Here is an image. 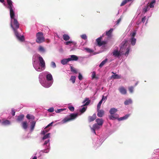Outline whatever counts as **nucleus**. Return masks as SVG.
<instances>
[{
  "label": "nucleus",
  "instance_id": "nucleus-1",
  "mask_svg": "<svg viewBox=\"0 0 159 159\" xmlns=\"http://www.w3.org/2000/svg\"><path fill=\"white\" fill-rule=\"evenodd\" d=\"M8 4L7 8L10 10V14L11 18L10 25L13 30L14 32L17 31V29L19 27L20 24L17 20L15 18V14L13 8V2L11 0H6Z\"/></svg>",
  "mask_w": 159,
  "mask_h": 159
},
{
  "label": "nucleus",
  "instance_id": "nucleus-2",
  "mask_svg": "<svg viewBox=\"0 0 159 159\" xmlns=\"http://www.w3.org/2000/svg\"><path fill=\"white\" fill-rule=\"evenodd\" d=\"M128 43V41L127 40H125L124 41L122 42L121 43V46L120 49V52H121V54H123V53H122L125 51H126V52L125 53V55L126 56H128L130 50L129 46L128 47H127Z\"/></svg>",
  "mask_w": 159,
  "mask_h": 159
},
{
  "label": "nucleus",
  "instance_id": "nucleus-3",
  "mask_svg": "<svg viewBox=\"0 0 159 159\" xmlns=\"http://www.w3.org/2000/svg\"><path fill=\"white\" fill-rule=\"evenodd\" d=\"M78 115V113H71L69 115V116L65 117L62 120V122L63 123H65L74 120L76 118Z\"/></svg>",
  "mask_w": 159,
  "mask_h": 159
},
{
  "label": "nucleus",
  "instance_id": "nucleus-4",
  "mask_svg": "<svg viewBox=\"0 0 159 159\" xmlns=\"http://www.w3.org/2000/svg\"><path fill=\"white\" fill-rule=\"evenodd\" d=\"M36 41L38 43H41L45 41L44 38L43 33L41 32H39L36 34Z\"/></svg>",
  "mask_w": 159,
  "mask_h": 159
},
{
  "label": "nucleus",
  "instance_id": "nucleus-5",
  "mask_svg": "<svg viewBox=\"0 0 159 159\" xmlns=\"http://www.w3.org/2000/svg\"><path fill=\"white\" fill-rule=\"evenodd\" d=\"M102 39V37H100L96 40L97 45L99 47L105 45L107 43V42L105 41H101Z\"/></svg>",
  "mask_w": 159,
  "mask_h": 159
},
{
  "label": "nucleus",
  "instance_id": "nucleus-6",
  "mask_svg": "<svg viewBox=\"0 0 159 159\" xmlns=\"http://www.w3.org/2000/svg\"><path fill=\"white\" fill-rule=\"evenodd\" d=\"M38 59L40 62V65L42 68L44 69L45 68V63L42 57L39 56L38 57Z\"/></svg>",
  "mask_w": 159,
  "mask_h": 159
},
{
  "label": "nucleus",
  "instance_id": "nucleus-7",
  "mask_svg": "<svg viewBox=\"0 0 159 159\" xmlns=\"http://www.w3.org/2000/svg\"><path fill=\"white\" fill-rule=\"evenodd\" d=\"M14 33L16 38L19 41L21 42H23L24 41L25 38L24 36L22 35L21 36H20L17 31L15 32Z\"/></svg>",
  "mask_w": 159,
  "mask_h": 159
},
{
  "label": "nucleus",
  "instance_id": "nucleus-8",
  "mask_svg": "<svg viewBox=\"0 0 159 159\" xmlns=\"http://www.w3.org/2000/svg\"><path fill=\"white\" fill-rule=\"evenodd\" d=\"M120 92L122 94L125 95L127 93V90L124 87H121L119 89Z\"/></svg>",
  "mask_w": 159,
  "mask_h": 159
},
{
  "label": "nucleus",
  "instance_id": "nucleus-9",
  "mask_svg": "<svg viewBox=\"0 0 159 159\" xmlns=\"http://www.w3.org/2000/svg\"><path fill=\"white\" fill-rule=\"evenodd\" d=\"M97 116L100 117H102L104 114V111L102 110L97 109Z\"/></svg>",
  "mask_w": 159,
  "mask_h": 159
},
{
  "label": "nucleus",
  "instance_id": "nucleus-10",
  "mask_svg": "<svg viewBox=\"0 0 159 159\" xmlns=\"http://www.w3.org/2000/svg\"><path fill=\"white\" fill-rule=\"evenodd\" d=\"M96 118V115L95 114H94L92 116L88 117V120L89 122H91L94 121Z\"/></svg>",
  "mask_w": 159,
  "mask_h": 159
},
{
  "label": "nucleus",
  "instance_id": "nucleus-11",
  "mask_svg": "<svg viewBox=\"0 0 159 159\" xmlns=\"http://www.w3.org/2000/svg\"><path fill=\"white\" fill-rule=\"evenodd\" d=\"M96 121L97 122V124L99 125L100 126H102L103 123V120L101 118H98L96 120Z\"/></svg>",
  "mask_w": 159,
  "mask_h": 159
},
{
  "label": "nucleus",
  "instance_id": "nucleus-12",
  "mask_svg": "<svg viewBox=\"0 0 159 159\" xmlns=\"http://www.w3.org/2000/svg\"><path fill=\"white\" fill-rule=\"evenodd\" d=\"M109 118L110 120H115L118 118L119 115L117 114H114L113 115H111V116H109Z\"/></svg>",
  "mask_w": 159,
  "mask_h": 159
},
{
  "label": "nucleus",
  "instance_id": "nucleus-13",
  "mask_svg": "<svg viewBox=\"0 0 159 159\" xmlns=\"http://www.w3.org/2000/svg\"><path fill=\"white\" fill-rule=\"evenodd\" d=\"M86 102H87L84 105H83L82 106H84L88 105L90 103V100H89V98H86L82 102V103H84Z\"/></svg>",
  "mask_w": 159,
  "mask_h": 159
},
{
  "label": "nucleus",
  "instance_id": "nucleus-14",
  "mask_svg": "<svg viewBox=\"0 0 159 159\" xmlns=\"http://www.w3.org/2000/svg\"><path fill=\"white\" fill-rule=\"evenodd\" d=\"M70 59V61H77L78 59V57L77 56L75 55H71L70 56V57L69 58Z\"/></svg>",
  "mask_w": 159,
  "mask_h": 159
},
{
  "label": "nucleus",
  "instance_id": "nucleus-15",
  "mask_svg": "<svg viewBox=\"0 0 159 159\" xmlns=\"http://www.w3.org/2000/svg\"><path fill=\"white\" fill-rule=\"evenodd\" d=\"M121 52H118L117 50H115L113 52V55L115 57H118L120 55V53Z\"/></svg>",
  "mask_w": 159,
  "mask_h": 159
},
{
  "label": "nucleus",
  "instance_id": "nucleus-16",
  "mask_svg": "<svg viewBox=\"0 0 159 159\" xmlns=\"http://www.w3.org/2000/svg\"><path fill=\"white\" fill-rule=\"evenodd\" d=\"M28 123L27 121H24L22 123V126L25 129H26L28 127Z\"/></svg>",
  "mask_w": 159,
  "mask_h": 159
},
{
  "label": "nucleus",
  "instance_id": "nucleus-17",
  "mask_svg": "<svg viewBox=\"0 0 159 159\" xmlns=\"http://www.w3.org/2000/svg\"><path fill=\"white\" fill-rule=\"evenodd\" d=\"M69 61H70V59L69 58L64 59L61 61V63L62 64L64 65L66 64Z\"/></svg>",
  "mask_w": 159,
  "mask_h": 159
},
{
  "label": "nucleus",
  "instance_id": "nucleus-18",
  "mask_svg": "<svg viewBox=\"0 0 159 159\" xmlns=\"http://www.w3.org/2000/svg\"><path fill=\"white\" fill-rule=\"evenodd\" d=\"M36 122L35 121H33L31 122V125H30V129L31 131H33Z\"/></svg>",
  "mask_w": 159,
  "mask_h": 159
},
{
  "label": "nucleus",
  "instance_id": "nucleus-19",
  "mask_svg": "<svg viewBox=\"0 0 159 159\" xmlns=\"http://www.w3.org/2000/svg\"><path fill=\"white\" fill-rule=\"evenodd\" d=\"M117 111V110L115 108H112L109 111V112L111 115L115 114Z\"/></svg>",
  "mask_w": 159,
  "mask_h": 159
},
{
  "label": "nucleus",
  "instance_id": "nucleus-20",
  "mask_svg": "<svg viewBox=\"0 0 159 159\" xmlns=\"http://www.w3.org/2000/svg\"><path fill=\"white\" fill-rule=\"evenodd\" d=\"M155 3L156 1L155 0H154L151 2L149 5H147L148 6V7H149L150 8H152L154 7Z\"/></svg>",
  "mask_w": 159,
  "mask_h": 159
},
{
  "label": "nucleus",
  "instance_id": "nucleus-21",
  "mask_svg": "<svg viewBox=\"0 0 159 159\" xmlns=\"http://www.w3.org/2000/svg\"><path fill=\"white\" fill-rule=\"evenodd\" d=\"M136 39L134 37L131 38L130 39V42L132 45L134 46L136 43Z\"/></svg>",
  "mask_w": 159,
  "mask_h": 159
},
{
  "label": "nucleus",
  "instance_id": "nucleus-22",
  "mask_svg": "<svg viewBox=\"0 0 159 159\" xmlns=\"http://www.w3.org/2000/svg\"><path fill=\"white\" fill-rule=\"evenodd\" d=\"M24 117V116L23 115H21L17 116L16 120L18 121H21L23 120Z\"/></svg>",
  "mask_w": 159,
  "mask_h": 159
},
{
  "label": "nucleus",
  "instance_id": "nucleus-23",
  "mask_svg": "<svg viewBox=\"0 0 159 159\" xmlns=\"http://www.w3.org/2000/svg\"><path fill=\"white\" fill-rule=\"evenodd\" d=\"M46 78L47 80L48 81H51L52 79V76L51 74L47 75L46 76Z\"/></svg>",
  "mask_w": 159,
  "mask_h": 159
},
{
  "label": "nucleus",
  "instance_id": "nucleus-24",
  "mask_svg": "<svg viewBox=\"0 0 159 159\" xmlns=\"http://www.w3.org/2000/svg\"><path fill=\"white\" fill-rule=\"evenodd\" d=\"M63 39L65 41H67L70 39L69 36L66 34H64L63 35Z\"/></svg>",
  "mask_w": 159,
  "mask_h": 159
},
{
  "label": "nucleus",
  "instance_id": "nucleus-25",
  "mask_svg": "<svg viewBox=\"0 0 159 159\" xmlns=\"http://www.w3.org/2000/svg\"><path fill=\"white\" fill-rule=\"evenodd\" d=\"M52 85L51 83L48 82H46L45 83L43 84L42 85L45 88H48L49 87Z\"/></svg>",
  "mask_w": 159,
  "mask_h": 159
},
{
  "label": "nucleus",
  "instance_id": "nucleus-26",
  "mask_svg": "<svg viewBox=\"0 0 159 159\" xmlns=\"http://www.w3.org/2000/svg\"><path fill=\"white\" fill-rule=\"evenodd\" d=\"M113 31V29H111L110 30H109L108 31L106 32V35L109 37H110L111 35V34L112 33V32Z\"/></svg>",
  "mask_w": 159,
  "mask_h": 159
},
{
  "label": "nucleus",
  "instance_id": "nucleus-27",
  "mask_svg": "<svg viewBox=\"0 0 159 159\" xmlns=\"http://www.w3.org/2000/svg\"><path fill=\"white\" fill-rule=\"evenodd\" d=\"M65 44L66 45L71 46V43H72L74 45H75L76 44V42L72 41H69L65 42Z\"/></svg>",
  "mask_w": 159,
  "mask_h": 159
},
{
  "label": "nucleus",
  "instance_id": "nucleus-28",
  "mask_svg": "<svg viewBox=\"0 0 159 159\" xmlns=\"http://www.w3.org/2000/svg\"><path fill=\"white\" fill-rule=\"evenodd\" d=\"M132 103V100L131 99H129L125 101L124 102V104L126 105H127L131 104Z\"/></svg>",
  "mask_w": 159,
  "mask_h": 159
},
{
  "label": "nucleus",
  "instance_id": "nucleus-29",
  "mask_svg": "<svg viewBox=\"0 0 159 159\" xmlns=\"http://www.w3.org/2000/svg\"><path fill=\"white\" fill-rule=\"evenodd\" d=\"M107 59H106L105 60H103L101 62V63L100 64L99 66L100 67H102L107 61Z\"/></svg>",
  "mask_w": 159,
  "mask_h": 159
},
{
  "label": "nucleus",
  "instance_id": "nucleus-30",
  "mask_svg": "<svg viewBox=\"0 0 159 159\" xmlns=\"http://www.w3.org/2000/svg\"><path fill=\"white\" fill-rule=\"evenodd\" d=\"M111 77L114 79H119L121 78L120 76L117 74H115L111 76Z\"/></svg>",
  "mask_w": 159,
  "mask_h": 159
},
{
  "label": "nucleus",
  "instance_id": "nucleus-31",
  "mask_svg": "<svg viewBox=\"0 0 159 159\" xmlns=\"http://www.w3.org/2000/svg\"><path fill=\"white\" fill-rule=\"evenodd\" d=\"M10 122L8 120H6L2 122V124L3 125H7L10 124Z\"/></svg>",
  "mask_w": 159,
  "mask_h": 159
},
{
  "label": "nucleus",
  "instance_id": "nucleus-32",
  "mask_svg": "<svg viewBox=\"0 0 159 159\" xmlns=\"http://www.w3.org/2000/svg\"><path fill=\"white\" fill-rule=\"evenodd\" d=\"M100 126L97 124L96 123L94 124L93 125V127L95 129H98L100 128Z\"/></svg>",
  "mask_w": 159,
  "mask_h": 159
},
{
  "label": "nucleus",
  "instance_id": "nucleus-33",
  "mask_svg": "<svg viewBox=\"0 0 159 159\" xmlns=\"http://www.w3.org/2000/svg\"><path fill=\"white\" fill-rule=\"evenodd\" d=\"M76 77L74 76H71L70 79V80L71 81L73 84L75 82Z\"/></svg>",
  "mask_w": 159,
  "mask_h": 159
},
{
  "label": "nucleus",
  "instance_id": "nucleus-34",
  "mask_svg": "<svg viewBox=\"0 0 159 159\" xmlns=\"http://www.w3.org/2000/svg\"><path fill=\"white\" fill-rule=\"evenodd\" d=\"M26 118L28 119H32L34 120V117L33 115H31L30 114H27L26 116Z\"/></svg>",
  "mask_w": 159,
  "mask_h": 159
},
{
  "label": "nucleus",
  "instance_id": "nucleus-35",
  "mask_svg": "<svg viewBox=\"0 0 159 159\" xmlns=\"http://www.w3.org/2000/svg\"><path fill=\"white\" fill-rule=\"evenodd\" d=\"M70 70L71 72H72L75 73H77V70L74 67H73L72 66H70Z\"/></svg>",
  "mask_w": 159,
  "mask_h": 159
},
{
  "label": "nucleus",
  "instance_id": "nucleus-36",
  "mask_svg": "<svg viewBox=\"0 0 159 159\" xmlns=\"http://www.w3.org/2000/svg\"><path fill=\"white\" fill-rule=\"evenodd\" d=\"M39 50L40 52H44L45 49L42 46H40L39 48Z\"/></svg>",
  "mask_w": 159,
  "mask_h": 159
},
{
  "label": "nucleus",
  "instance_id": "nucleus-37",
  "mask_svg": "<svg viewBox=\"0 0 159 159\" xmlns=\"http://www.w3.org/2000/svg\"><path fill=\"white\" fill-rule=\"evenodd\" d=\"M149 10L148 8V6L147 5L143 9V11L144 13L146 12L148 10Z\"/></svg>",
  "mask_w": 159,
  "mask_h": 159
},
{
  "label": "nucleus",
  "instance_id": "nucleus-38",
  "mask_svg": "<svg viewBox=\"0 0 159 159\" xmlns=\"http://www.w3.org/2000/svg\"><path fill=\"white\" fill-rule=\"evenodd\" d=\"M50 133H48L47 134H46L45 135L43 138V139L44 140L45 139H46L48 138H49L50 136Z\"/></svg>",
  "mask_w": 159,
  "mask_h": 159
},
{
  "label": "nucleus",
  "instance_id": "nucleus-39",
  "mask_svg": "<svg viewBox=\"0 0 159 159\" xmlns=\"http://www.w3.org/2000/svg\"><path fill=\"white\" fill-rule=\"evenodd\" d=\"M128 2L127 0H124L122 1L120 5V6H122L125 5Z\"/></svg>",
  "mask_w": 159,
  "mask_h": 159
},
{
  "label": "nucleus",
  "instance_id": "nucleus-40",
  "mask_svg": "<svg viewBox=\"0 0 159 159\" xmlns=\"http://www.w3.org/2000/svg\"><path fill=\"white\" fill-rule=\"evenodd\" d=\"M49 130V129H45L44 128L42 132V134L44 135L46 133L48 132Z\"/></svg>",
  "mask_w": 159,
  "mask_h": 159
},
{
  "label": "nucleus",
  "instance_id": "nucleus-41",
  "mask_svg": "<svg viewBox=\"0 0 159 159\" xmlns=\"http://www.w3.org/2000/svg\"><path fill=\"white\" fill-rule=\"evenodd\" d=\"M102 101H100L98 103V104L97 107V109H100L101 107V105L102 103Z\"/></svg>",
  "mask_w": 159,
  "mask_h": 159
},
{
  "label": "nucleus",
  "instance_id": "nucleus-42",
  "mask_svg": "<svg viewBox=\"0 0 159 159\" xmlns=\"http://www.w3.org/2000/svg\"><path fill=\"white\" fill-rule=\"evenodd\" d=\"M134 88L133 86L129 87V90L130 93H132L133 92Z\"/></svg>",
  "mask_w": 159,
  "mask_h": 159
},
{
  "label": "nucleus",
  "instance_id": "nucleus-43",
  "mask_svg": "<svg viewBox=\"0 0 159 159\" xmlns=\"http://www.w3.org/2000/svg\"><path fill=\"white\" fill-rule=\"evenodd\" d=\"M68 108L71 111H74V107L72 106H69Z\"/></svg>",
  "mask_w": 159,
  "mask_h": 159
},
{
  "label": "nucleus",
  "instance_id": "nucleus-44",
  "mask_svg": "<svg viewBox=\"0 0 159 159\" xmlns=\"http://www.w3.org/2000/svg\"><path fill=\"white\" fill-rule=\"evenodd\" d=\"M86 108L85 107H83L80 110V111L81 113H83L86 110Z\"/></svg>",
  "mask_w": 159,
  "mask_h": 159
},
{
  "label": "nucleus",
  "instance_id": "nucleus-45",
  "mask_svg": "<svg viewBox=\"0 0 159 159\" xmlns=\"http://www.w3.org/2000/svg\"><path fill=\"white\" fill-rule=\"evenodd\" d=\"M92 78L93 79L96 78L97 79V77L96 76V73L95 72L93 71L92 74Z\"/></svg>",
  "mask_w": 159,
  "mask_h": 159
},
{
  "label": "nucleus",
  "instance_id": "nucleus-46",
  "mask_svg": "<svg viewBox=\"0 0 159 159\" xmlns=\"http://www.w3.org/2000/svg\"><path fill=\"white\" fill-rule=\"evenodd\" d=\"M85 50L88 52H89V53H91V52H93V50L89 48H85Z\"/></svg>",
  "mask_w": 159,
  "mask_h": 159
},
{
  "label": "nucleus",
  "instance_id": "nucleus-47",
  "mask_svg": "<svg viewBox=\"0 0 159 159\" xmlns=\"http://www.w3.org/2000/svg\"><path fill=\"white\" fill-rule=\"evenodd\" d=\"M64 110H65V109H57V110L55 111V112L56 113H60V112Z\"/></svg>",
  "mask_w": 159,
  "mask_h": 159
},
{
  "label": "nucleus",
  "instance_id": "nucleus-48",
  "mask_svg": "<svg viewBox=\"0 0 159 159\" xmlns=\"http://www.w3.org/2000/svg\"><path fill=\"white\" fill-rule=\"evenodd\" d=\"M83 78V76L80 73H79L78 76V78L79 80H82Z\"/></svg>",
  "mask_w": 159,
  "mask_h": 159
},
{
  "label": "nucleus",
  "instance_id": "nucleus-49",
  "mask_svg": "<svg viewBox=\"0 0 159 159\" xmlns=\"http://www.w3.org/2000/svg\"><path fill=\"white\" fill-rule=\"evenodd\" d=\"M81 37L82 39H86L87 38V37L86 35L85 34L81 35Z\"/></svg>",
  "mask_w": 159,
  "mask_h": 159
},
{
  "label": "nucleus",
  "instance_id": "nucleus-50",
  "mask_svg": "<svg viewBox=\"0 0 159 159\" xmlns=\"http://www.w3.org/2000/svg\"><path fill=\"white\" fill-rule=\"evenodd\" d=\"M48 111L49 112H52L54 111V108L53 107H51L48 110Z\"/></svg>",
  "mask_w": 159,
  "mask_h": 159
},
{
  "label": "nucleus",
  "instance_id": "nucleus-51",
  "mask_svg": "<svg viewBox=\"0 0 159 159\" xmlns=\"http://www.w3.org/2000/svg\"><path fill=\"white\" fill-rule=\"evenodd\" d=\"M53 123V122H52L51 123L49 124L47 126H46L45 128V129H46L48 128V127H50L51 126H52V125Z\"/></svg>",
  "mask_w": 159,
  "mask_h": 159
},
{
  "label": "nucleus",
  "instance_id": "nucleus-52",
  "mask_svg": "<svg viewBox=\"0 0 159 159\" xmlns=\"http://www.w3.org/2000/svg\"><path fill=\"white\" fill-rule=\"evenodd\" d=\"M51 65L52 67L53 68H55L56 67V65L55 63L54 62H51Z\"/></svg>",
  "mask_w": 159,
  "mask_h": 159
},
{
  "label": "nucleus",
  "instance_id": "nucleus-53",
  "mask_svg": "<svg viewBox=\"0 0 159 159\" xmlns=\"http://www.w3.org/2000/svg\"><path fill=\"white\" fill-rule=\"evenodd\" d=\"M107 99L106 97H104V96H102V99L101 100L102 102H103V100H106Z\"/></svg>",
  "mask_w": 159,
  "mask_h": 159
},
{
  "label": "nucleus",
  "instance_id": "nucleus-54",
  "mask_svg": "<svg viewBox=\"0 0 159 159\" xmlns=\"http://www.w3.org/2000/svg\"><path fill=\"white\" fill-rule=\"evenodd\" d=\"M136 34L135 31L134 32L131 34V38L134 37Z\"/></svg>",
  "mask_w": 159,
  "mask_h": 159
},
{
  "label": "nucleus",
  "instance_id": "nucleus-55",
  "mask_svg": "<svg viewBox=\"0 0 159 159\" xmlns=\"http://www.w3.org/2000/svg\"><path fill=\"white\" fill-rule=\"evenodd\" d=\"M129 116V115H126L122 117H123V120H125L127 119L128 117Z\"/></svg>",
  "mask_w": 159,
  "mask_h": 159
},
{
  "label": "nucleus",
  "instance_id": "nucleus-56",
  "mask_svg": "<svg viewBox=\"0 0 159 159\" xmlns=\"http://www.w3.org/2000/svg\"><path fill=\"white\" fill-rule=\"evenodd\" d=\"M91 129L92 131L95 134H96L95 129L93 127L91 128Z\"/></svg>",
  "mask_w": 159,
  "mask_h": 159
},
{
  "label": "nucleus",
  "instance_id": "nucleus-57",
  "mask_svg": "<svg viewBox=\"0 0 159 159\" xmlns=\"http://www.w3.org/2000/svg\"><path fill=\"white\" fill-rule=\"evenodd\" d=\"M146 20V17L145 16H144V17H143L142 19V22L144 23Z\"/></svg>",
  "mask_w": 159,
  "mask_h": 159
},
{
  "label": "nucleus",
  "instance_id": "nucleus-58",
  "mask_svg": "<svg viewBox=\"0 0 159 159\" xmlns=\"http://www.w3.org/2000/svg\"><path fill=\"white\" fill-rule=\"evenodd\" d=\"M11 113H12V115L13 116H15V112L14 110H13V109L12 110Z\"/></svg>",
  "mask_w": 159,
  "mask_h": 159
},
{
  "label": "nucleus",
  "instance_id": "nucleus-59",
  "mask_svg": "<svg viewBox=\"0 0 159 159\" xmlns=\"http://www.w3.org/2000/svg\"><path fill=\"white\" fill-rule=\"evenodd\" d=\"M121 20V18H120L119 19H118L116 21V24H117V25L120 22Z\"/></svg>",
  "mask_w": 159,
  "mask_h": 159
},
{
  "label": "nucleus",
  "instance_id": "nucleus-60",
  "mask_svg": "<svg viewBox=\"0 0 159 159\" xmlns=\"http://www.w3.org/2000/svg\"><path fill=\"white\" fill-rule=\"evenodd\" d=\"M118 120H120V121L124 120L123 117H120V118H118Z\"/></svg>",
  "mask_w": 159,
  "mask_h": 159
},
{
  "label": "nucleus",
  "instance_id": "nucleus-61",
  "mask_svg": "<svg viewBox=\"0 0 159 159\" xmlns=\"http://www.w3.org/2000/svg\"><path fill=\"white\" fill-rule=\"evenodd\" d=\"M48 142V141H46L44 143V145H45L47 144Z\"/></svg>",
  "mask_w": 159,
  "mask_h": 159
},
{
  "label": "nucleus",
  "instance_id": "nucleus-62",
  "mask_svg": "<svg viewBox=\"0 0 159 159\" xmlns=\"http://www.w3.org/2000/svg\"><path fill=\"white\" fill-rule=\"evenodd\" d=\"M5 2L4 0H0V2L3 3L4 2Z\"/></svg>",
  "mask_w": 159,
  "mask_h": 159
},
{
  "label": "nucleus",
  "instance_id": "nucleus-63",
  "mask_svg": "<svg viewBox=\"0 0 159 159\" xmlns=\"http://www.w3.org/2000/svg\"><path fill=\"white\" fill-rule=\"evenodd\" d=\"M32 159H37V157L36 156H34Z\"/></svg>",
  "mask_w": 159,
  "mask_h": 159
},
{
  "label": "nucleus",
  "instance_id": "nucleus-64",
  "mask_svg": "<svg viewBox=\"0 0 159 159\" xmlns=\"http://www.w3.org/2000/svg\"><path fill=\"white\" fill-rule=\"evenodd\" d=\"M128 2L131 1L132 0H127Z\"/></svg>",
  "mask_w": 159,
  "mask_h": 159
}]
</instances>
